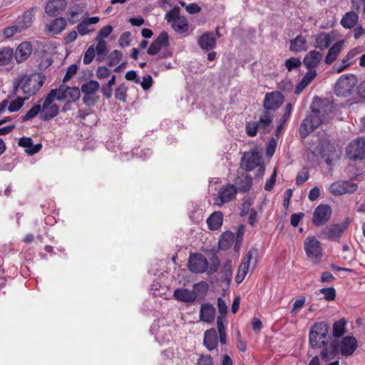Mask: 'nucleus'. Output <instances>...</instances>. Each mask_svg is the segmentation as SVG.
<instances>
[{
  "instance_id": "1",
  "label": "nucleus",
  "mask_w": 365,
  "mask_h": 365,
  "mask_svg": "<svg viewBox=\"0 0 365 365\" xmlns=\"http://www.w3.org/2000/svg\"><path fill=\"white\" fill-rule=\"evenodd\" d=\"M43 83V81L39 74H21L14 80L13 88L16 92L21 91L26 96L25 99H28L36 93Z\"/></svg>"
},
{
  "instance_id": "2",
  "label": "nucleus",
  "mask_w": 365,
  "mask_h": 365,
  "mask_svg": "<svg viewBox=\"0 0 365 365\" xmlns=\"http://www.w3.org/2000/svg\"><path fill=\"white\" fill-rule=\"evenodd\" d=\"M220 266V260L217 257H213L212 264L209 267L208 261L201 253L190 254L187 267L191 272L202 274L207 271L208 274H212L217 272Z\"/></svg>"
},
{
  "instance_id": "3",
  "label": "nucleus",
  "mask_w": 365,
  "mask_h": 365,
  "mask_svg": "<svg viewBox=\"0 0 365 365\" xmlns=\"http://www.w3.org/2000/svg\"><path fill=\"white\" fill-rule=\"evenodd\" d=\"M329 331V327L324 322H316L309 330V343L312 348H321L325 346L328 341H326Z\"/></svg>"
},
{
  "instance_id": "4",
  "label": "nucleus",
  "mask_w": 365,
  "mask_h": 365,
  "mask_svg": "<svg viewBox=\"0 0 365 365\" xmlns=\"http://www.w3.org/2000/svg\"><path fill=\"white\" fill-rule=\"evenodd\" d=\"M165 19L171 24L172 28L177 33L182 34L188 31L189 25L185 16L180 15V8L174 7L165 15Z\"/></svg>"
},
{
  "instance_id": "5",
  "label": "nucleus",
  "mask_w": 365,
  "mask_h": 365,
  "mask_svg": "<svg viewBox=\"0 0 365 365\" xmlns=\"http://www.w3.org/2000/svg\"><path fill=\"white\" fill-rule=\"evenodd\" d=\"M56 90H51L43 100L41 109V111L40 112L41 118L43 120H50L56 116L58 113V106L56 103H53V101L56 100Z\"/></svg>"
},
{
  "instance_id": "6",
  "label": "nucleus",
  "mask_w": 365,
  "mask_h": 365,
  "mask_svg": "<svg viewBox=\"0 0 365 365\" xmlns=\"http://www.w3.org/2000/svg\"><path fill=\"white\" fill-rule=\"evenodd\" d=\"M237 192V188L235 185L230 184L223 185L220 187L217 193L212 195L213 203L217 207H222L235 199Z\"/></svg>"
},
{
  "instance_id": "7",
  "label": "nucleus",
  "mask_w": 365,
  "mask_h": 365,
  "mask_svg": "<svg viewBox=\"0 0 365 365\" xmlns=\"http://www.w3.org/2000/svg\"><path fill=\"white\" fill-rule=\"evenodd\" d=\"M356 83V78L354 75L342 76L335 83L334 93L338 96H348L355 87Z\"/></svg>"
},
{
  "instance_id": "8",
  "label": "nucleus",
  "mask_w": 365,
  "mask_h": 365,
  "mask_svg": "<svg viewBox=\"0 0 365 365\" xmlns=\"http://www.w3.org/2000/svg\"><path fill=\"white\" fill-rule=\"evenodd\" d=\"M346 155L354 161L365 158V139L359 138L351 141L346 148Z\"/></svg>"
},
{
  "instance_id": "9",
  "label": "nucleus",
  "mask_w": 365,
  "mask_h": 365,
  "mask_svg": "<svg viewBox=\"0 0 365 365\" xmlns=\"http://www.w3.org/2000/svg\"><path fill=\"white\" fill-rule=\"evenodd\" d=\"M320 113V110H313L312 113L302 122L299 127V133L302 137H307L310 133L319 126L322 121L319 116Z\"/></svg>"
},
{
  "instance_id": "10",
  "label": "nucleus",
  "mask_w": 365,
  "mask_h": 365,
  "mask_svg": "<svg viewBox=\"0 0 365 365\" xmlns=\"http://www.w3.org/2000/svg\"><path fill=\"white\" fill-rule=\"evenodd\" d=\"M56 98L58 101H67L68 103H72L81 96V92L77 87H68L66 85H61L58 88L55 89Z\"/></svg>"
},
{
  "instance_id": "11",
  "label": "nucleus",
  "mask_w": 365,
  "mask_h": 365,
  "mask_svg": "<svg viewBox=\"0 0 365 365\" xmlns=\"http://www.w3.org/2000/svg\"><path fill=\"white\" fill-rule=\"evenodd\" d=\"M260 156L257 152L246 153L241 160V167L247 171H251L259 166V170L263 173L264 167L260 164Z\"/></svg>"
},
{
  "instance_id": "12",
  "label": "nucleus",
  "mask_w": 365,
  "mask_h": 365,
  "mask_svg": "<svg viewBox=\"0 0 365 365\" xmlns=\"http://www.w3.org/2000/svg\"><path fill=\"white\" fill-rule=\"evenodd\" d=\"M331 215V209L327 205L317 206L313 213L312 222L317 226H322L327 223Z\"/></svg>"
},
{
  "instance_id": "13",
  "label": "nucleus",
  "mask_w": 365,
  "mask_h": 365,
  "mask_svg": "<svg viewBox=\"0 0 365 365\" xmlns=\"http://www.w3.org/2000/svg\"><path fill=\"white\" fill-rule=\"evenodd\" d=\"M356 183L349 181H337L330 186V191L334 195H341L346 193H353L357 189Z\"/></svg>"
},
{
  "instance_id": "14",
  "label": "nucleus",
  "mask_w": 365,
  "mask_h": 365,
  "mask_svg": "<svg viewBox=\"0 0 365 365\" xmlns=\"http://www.w3.org/2000/svg\"><path fill=\"white\" fill-rule=\"evenodd\" d=\"M304 250L308 257L317 259L322 255L321 243L314 237H308L304 240Z\"/></svg>"
},
{
  "instance_id": "15",
  "label": "nucleus",
  "mask_w": 365,
  "mask_h": 365,
  "mask_svg": "<svg viewBox=\"0 0 365 365\" xmlns=\"http://www.w3.org/2000/svg\"><path fill=\"white\" fill-rule=\"evenodd\" d=\"M284 96L280 92L267 93L263 104L265 111L278 108L284 102Z\"/></svg>"
},
{
  "instance_id": "16",
  "label": "nucleus",
  "mask_w": 365,
  "mask_h": 365,
  "mask_svg": "<svg viewBox=\"0 0 365 365\" xmlns=\"http://www.w3.org/2000/svg\"><path fill=\"white\" fill-rule=\"evenodd\" d=\"M358 346V342L354 336L344 337L339 344V350L342 355H351Z\"/></svg>"
},
{
  "instance_id": "17",
  "label": "nucleus",
  "mask_w": 365,
  "mask_h": 365,
  "mask_svg": "<svg viewBox=\"0 0 365 365\" xmlns=\"http://www.w3.org/2000/svg\"><path fill=\"white\" fill-rule=\"evenodd\" d=\"M253 251L250 250L246 255L243 257L242 262L239 267L237 274L235 277V282L240 284L246 277L250 264V261L252 258Z\"/></svg>"
},
{
  "instance_id": "18",
  "label": "nucleus",
  "mask_w": 365,
  "mask_h": 365,
  "mask_svg": "<svg viewBox=\"0 0 365 365\" xmlns=\"http://www.w3.org/2000/svg\"><path fill=\"white\" fill-rule=\"evenodd\" d=\"M323 55L317 51H309L304 57L303 63L308 71H316V68L322 61Z\"/></svg>"
},
{
  "instance_id": "19",
  "label": "nucleus",
  "mask_w": 365,
  "mask_h": 365,
  "mask_svg": "<svg viewBox=\"0 0 365 365\" xmlns=\"http://www.w3.org/2000/svg\"><path fill=\"white\" fill-rule=\"evenodd\" d=\"M272 116L268 111H264L256 121L259 132L262 134L269 133L272 129Z\"/></svg>"
},
{
  "instance_id": "20",
  "label": "nucleus",
  "mask_w": 365,
  "mask_h": 365,
  "mask_svg": "<svg viewBox=\"0 0 365 365\" xmlns=\"http://www.w3.org/2000/svg\"><path fill=\"white\" fill-rule=\"evenodd\" d=\"M168 34L167 32H161L157 38L151 43L148 49L149 55H155L162 48L168 46Z\"/></svg>"
},
{
  "instance_id": "21",
  "label": "nucleus",
  "mask_w": 365,
  "mask_h": 365,
  "mask_svg": "<svg viewBox=\"0 0 365 365\" xmlns=\"http://www.w3.org/2000/svg\"><path fill=\"white\" fill-rule=\"evenodd\" d=\"M66 6V0H49L45 6V11L48 16H54L63 11Z\"/></svg>"
},
{
  "instance_id": "22",
  "label": "nucleus",
  "mask_w": 365,
  "mask_h": 365,
  "mask_svg": "<svg viewBox=\"0 0 365 365\" xmlns=\"http://www.w3.org/2000/svg\"><path fill=\"white\" fill-rule=\"evenodd\" d=\"M67 21L65 18L58 17L51 21V23L48 24L45 26V31L48 34H61L66 27Z\"/></svg>"
},
{
  "instance_id": "23",
  "label": "nucleus",
  "mask_w": 365,
  "mask_h": 365,
  "mask_svg": "<svg viewBox=\"0 0 365 365\" xmlns=\"http://www.w3.org/2000/svg\"><path fill=\"white\" fill-rule=\"evenodd\" d=\"M217 38L214 34L205 32L200 36L197 40V43L200 48L205 51H210L216 46Z\"/></svg>"
},
{
  "instance_id": "24",
  "label": "nucleus",
  "mask_w": 365,
  "mask_h": 365,
  "mask_svg": "<svg viewBox=\"0 0 365 365\" xmlns=\"http://www.w3.org/2000/svg\"><path fill=\"white\" fill-rule=\"evenodd\" d=\"M31 51L32 47L31 43L24 41L19 45L14 56H15L16 61L18 63H21L30 56Z\"/></svg>"
},
{
  "instance_id": "25",
  "label": "nucleus",
  "mask_w": 365,
  "mask_h": 365,
  "mask_svg": "<svg viewBox=\"0 0 365 365\" xmlns=\"http://www.w3.org/2000/svg\"><path fill=\"white\" fill-rule=\"evenodd\" d=\"M215 317V308L210 303H205L201 305L200 310V319L201 321L210 323Z\"/></svg>"
},
{
  "instance_id": "26",
  "label": "nucleus",
  "mask_w": 365,
  "mask_h": 365,
  "mask_svg": "<svg viewBox=\"0 0 365 365\" xmlns=\"http://www.w3.org/2000/svg\"><path fill=\"white\" fill-rule=\"evenodd\" d=\"M344 43V40H340L331 46L324 59L326 64L330 65L337 58L342 51Z\"/></svg>"
},
{
  "instance_id": "27",
  "label": "nucleus",
  "mask_w": 365,
  "mask_h": 365,
  "mask_svg": "<svg viewBox=\"0 0 365 365\" xmlns=\"http://www.w3.org/2000/svg\"><path fill=\"white\" fill-rule=\"evenodd\" d=\"M174 297L183 302H193L197 299V294L194 290L187 289H177L173 293Z\"/></svg>"
},
{
  "instance_id": "28",
  "label": "nucleus",
  "mask_w": 365,
  "mask_h": 365,
  "mask_svg": "<svg viewBox=\"0 0 365 365\" xmlns=\"http://www.w3.org/2000/svg\"><path fill=\"white\" fill-rule=\"evenodd\" d=\"M100 21L99 17L98 16H93L88 19H86L81 21L80 24L77 26V31L78 33L83 36L85 35L88 34L89 33L93 32L94 30L92 29H90L89 26L92 24H96L98 23Z\"/></svg>"
},
{
  "instance_id": "29",
  "label": "nucleus",
  "mask_w": 365,
  "mask_h": 365,
  "mask_svg": "<svg viewBox=\"0 0 365 365\" xmlns=\"http://www.w3.org/2000/svg\"><path fill=\"white\" fill-rule=\"evenodd\" d=\"M344 230V229L342 228L340 225H332L325 227L322 231V235L327 239L336 240L341 236Z\"/></svg>"
},
{
  "instance_id": "30",
  "label": "nucleus",
  "mask_w": 365,
  "mask_h": 365,
  "mask_svg": "<svg viewBox=\"0 0 365 365\" xmlns=\"http://www.w3.org/2000/svg\"><path fill=\"white\" fill-rule=\"evenodd\" d=\"M332 38L329 34L321 33L315 36L314 47L321 51L329 48L331 44Z\"/></svg>"
},
{
  "instance_id": "31",
  "label": "nucleus",
  "mask_w": 365,
  "mask_h": 365,
  "mask_svg": "<svg viewBox=\"0 0 365 365\" xmlns=\"http://www.w3.org/2000/svg\"><path fill=\"white\" fill-rule=\"evenodd\" d=\"M359 21V15L354 11L346 12L340 21L341 25L345 29L354 28Z\"/></svg>"
},
{
  "instance_id": "32",
  "label": "nucleus",
  "mask_w": 365,
  "mask_h": 365,
  "mask_svg": "<svg viewBox=\"0 0 365 365\" xmlns=\"http://www.w3.org/2000/svg\"><path fill=\"white\" fill-rule=\"evenodd\" d=\"M223 222V215L220 211L212 212L207 219V224L210 230H219Z\"/></svg>"
},
{
  "instance_id": "33",
  "label": "nucleus",
  "mask_w": 365,
  "mask_h": 365,
  "mask_svg": "<svg viewBox=\"0 0 365 365\" xmlns=\"http://www.w3.org/2000/svg\"><path fill=\"white\" fill-rule=\"evenodd\" d=\"M203 343L209 351L213 350L217 346L218 339L215 329H211L205 331Z\"/></svg>"
},
{
  "instance_id": "34",
  "label": "nucleus",
  "mask_w": 365,
  "mask_h": 365,
  "mask_svg": "<svg viewBox=\"0 0 365 365\" xmlns=\"http://www.w3.org/2000/svg\"><path fill=\"white\" fill-rule=\"evenodd\" d=\"M307 49V41L302 35L290 41V50L293 52H302Z\"/></svg>"
},
{
  "instance_id": "35",
  "label": "nucleus",
  "mask_w": 365,
  "mask_h": 365,
  "mask_svg": "<svg viewBox=\"0 0 365 365\" xmlns=\"http://www.w3.org/2000/svg\"><path fill=\"white\" fill-rule=\"evenodd\" d=\"M316 71H309L302 78L295 88V93L299 94L316 77Z\"/></svg>"
},
{
  "instance_id": "36",
  "label": "nucleus",
  "mask_w": 365,
  "mask_h": 365,
  "mask_svg": "<svg viewBox=\"0 0 365 365\" xmlns=\"http://www.w3.org/2000/svg\"><path fill=\"white\" fill-rule=\"evenodd\" d=\"M235 235L231 232H223L219 240V247L221 250H226L229 249L233 244Z\"/></svg>"
},
{
  "instance_id": "37",
  "label": "nucleus",
  "mask_w": 365,
  "mask_h": 365,
  "mask_svg": "<svg viewBox=\"0 0 365 365\" xmlns=\"http://www.w3.org/2000/svg\"><path fill=\"white\" fill-rule=\"evenodd\" d=\"M14 56V50L10 47L0 48V66L9 64Z\"/></svg>"
},
{
  "instance_id": "38",
  "label": "nucleus",
  "mask_w": 365,
  "mask_h": 365,
  "mask_svg": "<svg viewBox=\"0 0 365 365\" xmlns=\"http://www.w3.org/2000/svg\"><path fill=\"white\" fill-rule=\"evenodd\" d=\"M100 88V84L96 81H89L81 86V91L85 96L95 94Z\"/></svg>"
},
{
  "instance_id": "39",
  "label": "nucleus",
  "mask_w": 365,
  "mask_h": 365,
  "mask_svg": "<svg viewBox=\"0 0 365 365\" xmlns=\"http://www.w3.org/2000/svg\"><path fill=\"white\" fill-rule=\"evenodd\" d=\"M252 183V179L250 176L245 175L239 178L236 180V184L238 186V189L242 192L248 191Z\"/></svg>"
},
{
  "instance_id": "40",
  "label": "nucleus",
  "mask_w": 365,
  "mask_h": 365,
  "mask_svg": "<svg viewBox=\"0 0 365 365\" xmlns=\"http://www.w3.org/2000/svg\"><path fill=\"white\" fill-rule=\"evenodd\" d=\"M346 324V321L344 319H341L335 322L332 327L333 336L336 338L342 336L345 333Z\"/></svg>"
},
{
  "instance_id": "41",
  "label": "nucleus",
  "mask_w": 365,
  "mask_h": 365,
  "mask_svg": "<svg viewBox=\"0 0 365 365\" xmlns=\"http://www.w3.org/2000/svg\"><path fill=\"white\" fill-rule=\"evenodd\" d=\"M84 11V6L80 4H76L72 6L69 10L68 21L71 24H73L76 22L74 19L75 16L79 14H82Z\"/></svg>"
},
{
  "instance_id": "42",
  "label": "nucleus",
  "mask_w": 365,
  "mask_h": 365,
  "mask_svg": "<svg viewBox=\"0 0 365 365\" xmlns=\"http://www.w3.org/2000/svg\"><path fill=\"white\" fill-rule=\"evenodd\" d=\"M123 58V54L120 51L115 50L112 51L108 57V65L109 66H114L117 65Z\"/></svg>"
},
{
  "instance_id": "43",
  "label": "nucleus",
  "mask_w": 365,
  "mask_h": 365,
  "mask_svg": "<svg viewBox=\"0 0 365 365\" xmlns=\"http://www.w3.org/2000/svg\"><path fill=\"white\" fill-rule=\"evenodd\" d=\"M24 31L22 28L19 25H14L12 26L6 28L3 31V35L5 38H11L17 33H20Z\"/></svg>"
},
{
  "instance_id": "44",
  "label": "nucleus",
  "mask_w": 365,
  "mask_h": 365,
  "mask_svg": "<svg viewBox=\"0 0 365 365\" xmlns=\"http://www.w3.org/2000/svg\"><path fill=\"white\" fill-rule=\"evenodd\" d=\"M41 110V106L38 104H36L25 115L22 117L23 121H26L29 120H31L36 117L38 113H40Z\"/></svg>"
},
{
  "instance_id": "45",
  "label": "nucleus",
  "mask_w": 365,
  "mask_h": 365,
  "mask_svg": "<svg viewBox=\"0 0 365 365\" xmlns=\"http://www.w3.org/2000/svg\"><path fill=\"white\" fill-rule=\"evenodd\" d=\"M223 274H224V281L227 284H230V282L232 278V263L231 261L227 260L224 266H223Z\"/></svg>"
},
{
  "instance_id": "46",
  "label": "nucleus",
  "mask_w": 365,
  "mask_h": 365,
  "mask_svg": "<svg viewBox=\"0 0 365 365\" xmlns=\"http://www.w3.org/2000/svg\"><path fill=\"white\" fill-rule=\"evenodd\" d=\"M319 292L324 295V298L327 301L334 300L336 297V291L334 287L322 288Z\"/></svg>"
},
{
  "instance_id": "47",
  "label": "nucleus",
  "mask_w": 365,
  "mask_h": 365,
  "mask_svg": "<svg viewBox=\"0 0 365 365\" xmlns=\"http://www.w3.org/2000/svg\"><path fill=\"white\" fill-rule=\"evenodd\" d=\"M25 98H18L10 103L8 110L10 113L18 111L24 105Z\"/></svg>"
},
{
  "instance_id": "48",
  "label": "nucleus",
  "mask_w": 365,
  "mask_h": 365,
  "mask_svg": "<svg viewBox=\"0 0 365 365\" xmlns=\"http://www.w3.org/2000/svg\"><path fill=\"white\" fill-rule=\"evenodd\" d=\"M302 65L300 59L297 58H290L285 61L286 68L289 71L299 68Z\"/></svg>"
},
{
  "instance_id": "49",
  "label": "nucleus",
  "mask_w": 365,
  "mask_h": 365,
  "mask_svg": "<svg viewBox=\"0 0 365 365\" xmlns=\"http://www.w3.org/2000/svg\"><path fill=\"white\" fill-rule=\"evenodd\" d=\"M127 92V87L124 84L120 85L115 90V98L120 101H125V96Z\"/></svg>"
},
{
  "instance_id": "50",
  "label": "nucleus",
  "mask_w": 365,
  "mask_h": 365,
  "mask_svg": "<svg viewBox=\"0 0 365 365\" xmlns=\"http://www.w3.org/2000/svg\"><path fill=\"white\" fill-rule=\"evenodd\" d=\"M259 131L256 122H249L246 124V133L250 137H254Z\"/></svg>"
},
{
  "instance_id": "51",
  "label": "nucleus",
  "mask_w": 365,
  "mask_h": 365,
  "mask_svg": "<svg viewBox=\"0 0 365 365\" xmlns=\"http://www.w3.org/2000/svg\"><path fill=\"white\" fill-rule=\"evenodd\" d=\"M95 53L96 51L94 47L93 46L88 47L83 57V63L85 64L91 63L95 57Z\"/></svg>"
},
{
  "instance_id": "52",
  "label": "nucleus",
  "mask_w": 365,
  "mask_h": 365,
  "mask_svg": "<svg viewBox=\"0 0 365 365\" xmlns=\"http://www.w3.org/2000/svg\"><path fill=\"white\" fill-rule=\"evenodd\" d=\"M112 31H113V27L111 26L108 25V26H106L103 27L100 30L96 39L97 41H103V38L108 37L111 34Z\"/></svg>"
},
{
  "instance_id": "53",
  "label": "nucleus",
  "mask_w": 365,
  "mask_h": 365,
  "mask_svg": "<svg viewBox=\"0 0 365 365\" xmlns=\"http://www.w3.org/2000/svg\"><path fill=\"white\" fill-rule=\"evenodd\" d=\"M78 67L76 64H72L68 67L66 73L63 77V82L68 81L77 72Z\"/></svg>"
},
{
  "instance_id": "54",
  "label": "nucleus",
  "mask_w": 365,
  "mask_h": 365,
  "mask_svg": "<svg viewBox=\"0 0 365 365\" xmlns=\"http://www.w3.org/2000/svg\"><path fill=\"white\" fill-rule=\"evenodd\" d=\"M98 43L95 48L98 56H103L107 53L106 43L104 41H98Z\"/></svg>"
},
{
  "instance_id": "55",
  "label": "nucleus",
  "mask_w": 365,
  "mask_h": 365,
  "mask_svg": "<svg viewBox=\"0 0 365 365\" xmlns=\"http://www.w3.org/2000/svg\"><path fill=\"white\" fill-rule=\"evenodd\" d=\"M110 70L106 66H100L96 71V76L99 79H104L109 76Z\"/></svg>"
},
{
  "instance_id": "56",
  "label": "nucleus",
  "mask_w": 365,
  "mask_h": 365,
  "mask_svg": "<svg viewBox=\"0 0 365 365\" xmlns=\"http://www.w3.org/2000/svg\"><path fill=\"white\" fill-rule=\"evenodd\" d=\"M309 173L306 169H303L299 172L296 178V183L297 185H302L308 180Z\"/></svg>"
},
{
  "instance_id": "57",
  "label": "nucleus",
  "mask_w": 365,
  "mask_h": 365,
  "mask_svg": "<svg viewBox=\"0 0 365 365\" xmlns=\"http://www.w3.org/2000/svg\"><path fill=\"white\" fill-rule=\"evenodd\" d=\"M197 364V365H214L213 359L210 355H201Z\"/></svg>"
},
{
  "instance_id": "58",
  "label": "nucleus",
  "mask_w": 365,
  "mask_h": 365,
  "mask_svg": "<svg viewBox=\"0 0 365 365\" xmlns=\"http://www.w3.org/2000/svg\"><path fill=\"white\" fill-rule=\"evenodd\" d=\"M23 22L24 24L20 26L23 30H25L26 29L29 28L32 23V16L31 14L29 11H26L24 13L23 16Z\"/></svg>"
},
{
  "instance_id": "59",
  "label": "nucleus",
  "mask_w": 365,
  "mask_h": 365,
  "mask_svg": "<svg viewBox=\"0 0 365 365\" xmlns=\"http://www.w3.org/2000/svg\"><path fill=\"white\" fill-rule=\"evenodd\" d=\"M119 44L121 47L128 46L130 44V33L125 32L121 34L119 38Z\"/></svg>"
},
{
  "instance_id": "60",
  "label": "nucleus",
  "mask_w": 365,
  "mask_h": 365,
  "mask_svg": "<svg viewBox=\"0 0 365 365\" xmlns=\"http://www.w3.org/2000/svg\"><path fill=\"white\" fill-rule=\"evenodd\" d=\"M276 178H277V172L274 170L270 177V178L266 182L264 185L265 190L270 191L275 184L276 182Z\"/></svg>"
},
{
  "instance_id": "61",
  "label": "nucleus",
  "mask_w": 365,
  "mask_h": 365,
  "mask_svg": "<svg viewBox=\"0 0 365 365\" xmlns=\"http://www.w3.org/2000/svg\"><path fill=\"white\" fill-rule=\"evenodd\" d=\"M153 78L150 75L143 76V81L140 83L143 90L146 91L152 86Z\"/></svg>"
},
{
  "instance_id": "62",
  "label": "nucleus",
  "mask_w": 365,
  "mask_h": 365,
  "mask_svg": "<svg viewBox=\"0 0 365 365\" xmlns=\"http://www.w3.org/2000/svg\"><path fill=\"white\" fill-rule=\"evenodd\" d=\"M32 143L33 140L31 138L24 137L19 139L18 144L19 146L30 149L32 147Z\"/></svg>"
},
{
  "instance_id": "63",
  "label": "nucleus",
  "mask_w": 365,
  "mask_h": 365,
  "mask_svg": "<svg viewBox=\"0 0 365 365\" xmlns=\"http://www.w3.org/2000/svg\"><path fill=\"white\" fill-rule=\"evenodd\" d=\"M304 216L302 212L295 213L291 216V225L293 227H297L302 218Z\"/></svg>"
},
{
  "instance_id": "64",
  "label": "nucleus",
  "mask_w": 365,
  "mask_h": 365,
  "mask_svg": "<svg viewBox=\"0 0 365 365\" xmlns=\"http://www.w3.org/2000/svg\"><path fill=\"white\" fill-rule=\"evenodd\" d=\"M101 92L106 98H110L112 96V93H113L112 86H108L107 83L102 85Z\"/></svg>"
}]
</instances>
